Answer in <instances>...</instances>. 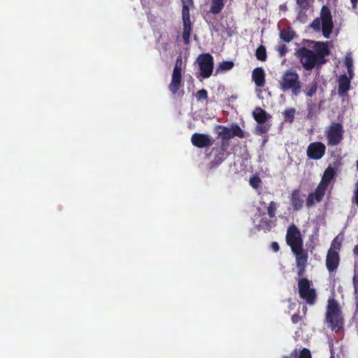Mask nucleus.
Segmentation results:
<instances>
[{"mask_svg": "<svg viewBox=\"0 0 358 358\" xmlns=\"http://www.w3.org/2000/svg\"><path fill=\"white\" fill-rule=\"evenodd\" d=\"M313 50L301 47L296 51V55L306 71H311L314 68L320 69L328 59L330 55L328 42L313 41Z\"/></svg>", "mask_w": 358, "mask_h": 358, "instance_id": "f257e3e1", "label": "nucleus"}, {"mask_svg": "<svg viewBox=\"0 0 358 358\" xmlns=\"http://www.w3.org/2000/svg\"><path fill=\"white\" fill-rule=\"evenodd\" d=\"M310 27L316 32L322 31L325 38H329L334 28L333 17L330 8L324 5L320 10V17L315 18Z\"/></svg>", "mask_w": 358, "mask_h": 358, "instance_id": "f03ea898", "label": "nucleus"}, {"mask_svg": "<svg viewBox=\"0 0 358 358\" xmlns=\"http://www.w3.org/2000/svg\"><path fill=\"white\" fill-rule=\"evenodd\" d=\"M279 85L281 91L285 92L290 90L294 96L299 95L301 92V83L295 70L285 71L279 80Z\"/></svg>", "mask_w": 358, "mask_h": 358, "instance_id": "7ed1b4c3", "label": "nucleus"}, {"mask_svg": "<svg viewBox=\"0 0 358 358\" xmlns=\"http://www.w3.org/2000/svg\"><path fill=\"white\" fill-rule=\"evenodd\" d=\"M326 319L332 330L338 331L343 327V319L338 304L334 299L328 301Z\"/></svg>", "mask_w": 358, "mask_h": 358, "instance_id": "20e7f679", "label": "nucleus"}, {"mask_svg": "<svg viewBox=\"0 0 358 358\" xmlns=\"http://www.w3.org/2000/svg\"><path fill=\"white\" fill-rule=\"evenodd\" d=\"M298 289L300 298L305 300L309 305H313L316 301V291L311 288V282L306 278L299 277Z\"/></svg>", "mask_w": 358, "mask_h": 358, "instance_id": "39448f33", "label": "nucleus"}, {"mask_svg": "<svg viewBox=\"0 0 358 358\" xmlns=\"http://www.w3.org/2000/svg\"><path fill=\"white\" fill-rule=\"evenodd\" d=\"M182 57L179 55L176 60L171 76V81L169 85V90L173 95H176L178 92L180 87L182 86Z\"/></svg>", "mask_w": 358, "mask_h": 358, "instance_id": "423d86ee", "label": "nucleus"}, {"mask_svg": "<svg viewBox=\"0 0 358 358\" xmlns=\"http://www.w3.org/2000/svg\"><path fill=\"white\" fill-rule=\"evenodd\" d=\"M325 133L328 145H337L343 138V127L340 122H332Z\"/></svg>", "mask_w": 358, "mask_h": 358, "instance_id": "0eeeda50", "label": "nucleus"}, {"mask_svg": "<svg viewBox=\"0 0 358 358\" xmlns=\"http://www.w3.org/2000/svg\"><path fill=\"white\" fill-rule=\"evenodd\" d=\"M303 246V245H301L291 250L295 255L296 264L298 269L297 275L299 277L304 275L308 259V251L304 250Z\"/></svg>", "mask_w": 358, "mask_h": 358, "instance_id": "6e6552de", "label": "nucleus"}, {"mask_svg": "<svg viewBox=\"0 0 358 358\" xmlns=\"http://www.w3.org/2000/svg\"><path fill=\"white\" fill-rule=\"evenodd\" d=\"M200 75L203 78H208L213 70V57L209 53H202L197 57Z\"/></svg>", "mask_w": 358, "mask_h": 358, "instance_id": "1a4fd4ad", "label": "nucleus"}, {"mask_svg": "<svg viewBox=\"0 0 358 358\" xmlns=\"http://www.w3.org/2000/svg\"><path fill=\"white\" fill-rule=\"evenodd\" d=\"M286 243L291 250L303 245L301 231L295 224H291L288 227L286 234Z\"/></svg>", "mask_w": 358, "mask_h": 358, "instance_id": "9d476101", "label": "nucleus"}, {"mask_svg": "<svg viewBox=\"0 0 358 358\" xmlns=\"http://www.w3.org/2000/svg\"><path fill=\"white\" fill-rule=\"evenodd\" d=\"M182 26H183V32L182 34V37L185 45H188L189 43V38L191 32L192 30V23L190 20V14H189V6L185 3L184 1H182Z\"/></svg>", "mask_w": 358, "mask_h": 358, "instance_id": "9b49d317", "label": "nucleus"}, {"mask_svg": "<svg viewBox=\"0 0 358 358\" xmlns=\"http://www.w3.org/2000/svg\"><path fill=\"white\" fill-rule=\"evenodd\" d=\"M326 152L325 145L320 142L310 143L306 150V155L308 159L319 160L323 157Z\"/></svg>", "mask_w": 358, "mask_h": 358, "instance_id": "f8f14e48", "label": "nucleus"}, {"mask_svg": "<svg viewBox=\"0 0 358 358\" xmlns=\"http://www.w3.org/2000/svg\"><path fill=\"white\" fill-rule=\"evenodd\" d=\"M229 146H224L220 143L219 147H213L211 152L214 154V159L210 162L212 167H215L221 164L230 155L228 151Z\"/></svg>", "mask_w": 358, "mask_h": 358, "instance_id": "ddd939ff", "label": "nucleus"}, {"mask_svg": "<svg viewBox=\"0 0 358 358\" xmlns=\"http://www.w3.org/2000/svg\"><path fill=\"white\" fill-rule=\"evenodd\" d=\"M192 145L198 148H208L213 145L214 139L205 134L194 133L191 137Z\"/></svg>", "mask_w": 358, "mask_h": 358, "instance_id": "4468645a", "label": "nucleus"}, {"mask_svg": "<svg viewBox=\"0 0 358 358\" xmlns=\"http://www.w3.org/2000/svg\"><path fill=\"white\" fill-rule=\"evenodd\" d=\"M327 189H324L319 185L313 192H310L306 201L307 208L313 206L315 203H320L322 201Z\"/></svg>", "mask_w": 358, "mask_h": 358, "instance_id": "2eb2a0df", "label": "nucleus"}, {"mask_svg": "<svg viewBox=\"0 0 358 358\" xmlns=\"http://www.w3.org/2000/svg\"><path fill=\"white\" fill-rule=\"evenodd\" d=\"M340 262L339 253L334 251L333 248H329L326 257V266L329 273H332L337 269Z\"/></svg>", "mask_w": 358, "mask_h": 358, "instance_id": "dca6fc26", "label": "nucleus"}, {"mask_svg": "<svg viewBox=\"0 0 358 358\" xmlns=\"http://www.w3.org/2000/svg\"><path fill=\"white\" fill-rule=\"evenodd\" d=\"M289 202L292 208L295 211L300 210L303 206V195L300 189H294L289 196Z\"/></svg>", "mask_w": 358, "mask_h": 358, "instance_id": "f3484780", "label": "nucleus"}, {"mask_svg": "<svg viewBox=\"0 0 358 358\" xmlns=\"http://www.w3.org/2000/svg\"><path fill=\"white\" fill-rule=\"evenodd\" d=\"M352 77H348L345 74L341 75L338 80V94L340 96L347 94L350 89V79Z\"/></svg>", "mask_w": 358, "mask_h": 358, "instance_id": "a211bd4d", "label": "nucleus"}, {"mask_svg": "<svg viewBox=\"0 0 358 358\" xmlns=\"http://www.w3.org/2000/svg\"><path fill=\"white\" fill-rule=\"evenodd\" d=\"M217 128L221 129L217 131L218 136L221 138L220 143H222L224 146H229V140L234 138L231 127L228 128L225 126L219 125Z\"/></svg>", "mask_w": 358, "mask_h": 358, "instance_id": "6ab92c4d", "label": "nucleus"}, {"mask_svg": "<svg viewBox=\"0 0 358 358\" xmlns=\"http://www.w3.org/2000/svg\"><path fill=\"white\" fill-rule=\"evenodd\" d=\"M336 171L331 166H329L324 171L322 179L318 185L324 189H327L329 185L334 179Z\"/></svg>", "mask_w": 358, "mask_h": 358, "instance_id": "aec40b11", "label": "nucleus"}, {"mask_svg": "<svg viewBox=\"0 0 358 358\" xmlns=\"http://www.w3.org/2000/svg\"><path fill=\"white\" fill-rule=\"evenodd\" d=\"M252 79L257 87H263L265 85V73L262 67L254 69L252 73Z\"/></svg>", "mask_w": 358, "mask_h": 358, "instance_id": "412c9836", "label": "nucleus"}, {"mask_svg": "<svg viewBox=\"0 0 358 358\" xmlns=\"http://www.w3.org/2000/svg\"><path fill=\"white\" fill-rule=\"evenodd\" d=\"M273 218H267L263 217L258 224L256 225L257 230H263L264 231H270L273 227L275 226L276 219L272 220Z\"/></svg>", "mask_w": 358, "mask_h": 358, "instance_id": "4be33fe9", "label": "nucleus"}, {"mask_svg": "<svg viewBox=\"0 0 358 358\" xmlns=\"http://www.w3.org/2000/svg\"><path fill=\"white\" fill-rule=\"evenodd\" d=\"M252 115L258 124L266 123L271 116L260 107H257L252 112Z\"/></svg>", "mask_w": 358, "mask_h": 358, "instance_id": "5701e85b", "label": "nucleus"}, {"mask_svg": "<svg viewBox=\"0 0 358 358\" xmlns=\"http://www.w3.org/2000/svg\"><path fill=\"white\" fill-rule=\"evenodd\" d=\"M224 6V0H212L210 12L214 15L219 14Z\"/></svg>", "mask_w": 358, "mask_h": 358, "instance_id": "b1692460", "label": "nucleus"}, {"mask_svg": "<svg viewBox=\"0 0 358 358\" xmlns=\"http://www.w3.org/2000/svg\"><path fill=\"white\" fill-rule=\"evenodd\" d=\"M307 120H311L316 117L317 106L312 100L307 101Z\"/></svg>", "mask_w": 358, "mask_h": 358, "instance_id": "393cba45", "label": "nucleus"}, {"mask_svg": "<svg viewBox=\"0 0 358 358\" xmlns=\"http://www.w3.org/2000/svg\"><path fill=\"white\" fill-rule=\"evenodd\" d=\"M295 33L293 30L289 29H284L280 32V38L287 43L290 42L294 37Z\"/></svg>", "mask_w": 358, "mask_h": 358, "instance_id": "a878e982", "label": "nucleus"}, {"mask_svg": "<svg viewBox=\"0 0 358 358\" xmlns=\"http://www.w3.org/2000/svg\"><path fill=\"white\" fill-rule=\"evenodd\" d=\"M296 110L294 108L286 109L283 113L284 120L286 122L292 123L294 120Z\"/></svg>", "mask_w": 358, "mask_h": 358, "instance_id": "bb28decb", "label": "nucleus"}, {"mask_svg": "<svg viewBox=\"0 0 358 358\" xmlns=\"http://www.w3.org/2000/svg\"><path fill=\"white\" fill-rule=\"evenodd\" d=\"M271 128V124L268 123L258 124L255 127V134L256 135L262 136L267 133Z\"/></svg>", "mask_w": 358, "mask_h": 358, "instance_id": "cd10ccee", "label": "nucleus"}, {"mask_svg": "<svg viewBox=\"0 0 358 358\" xmlns=\"http://www.w3.org/2000/svg\"><path fill=\"white\" fill-rule=\"evenodd\" d=\"M255 56L259 61H266L267 58L266 48L264 45L259 46L256 50Z\"/></svg>", "mask_w": 358, "mask_h": 358, "instance_id": "c85d7f7f", "label": "nucleus"}, {"mask_svg": "<svg viewBox=\"0 0 358 358\" xmlns=\"http://www.w3.org/2000/svg\"><path fill=\"white\" fill-rule=\"evenodd\" d=\"M231 131L234 135V137L237 136L238 138H243L245 137V134L243 131V129L240 127L238 124H232L231 126Z\"/></svg>", "mask_w": 358, "mask_h": 358, "instance_id": "c756f323", "label": "nucleus"}, {"mask_svg": "<svg viewBox=\"0 0 358 358\" xmlns=\"http://www.w3.org/2000/svg\"><path fill=\"white\" fill-rule=\"evenodd\" d=\"M276 210L277 203L274 201H271L268 204V206L267 207V214L270 218L275 219Z\"/></svg>", "mask_w": 358, "mask_h": 358, "instance_id": "7c9ffc66", "label": "nucleus"}, {"mask_svg": "<svg viewBox=\"0 0 358 358\" xmlns=\"http://www.w3.org/2000/svg\"><path fill=\"white\" fill-rule=\"evenodd\" d=\"M344 64L347 68L348 73L350 77H352V67H353V60L352 58L348 55L345 57L344 60Z\"/></svg>", "mask_w": 358, "mask_h": 358, "instance_id": "2f4dec72", "label": "nucleus"}, {"mask_svg": "<svg viewBox=\"0 0 358 358\" xmlns=\"http://www.w3.org/2000/svg\"><path fill=\"white\" fill-rule=\"evenodd\" d=\"M234 66V64L232 61H224L219 64L217 71H229Z\"/></svg>", "mask_w": 358, "mask_h": 358, "instance_id": "473e14b6", "label": "nucleus"}, {"mask_svg": "<svg viewBox=\"0 0 358 358\" xmlns=\"http://www.w3.org/2000/svg\"><path fill=\"white\" fill-rule=\"evenodd\" d=\"M317 83L316 81H313L310 86L306 90V95L308 97H312L315 95L317 90Z\"/></svg>", "mask_w": 358, "mask_h": 358, "instance_id": "72a5a7b5", "label": "nucleus"}, {"mask_svg": "<svg viewBox=\"0 0 358 358\" xmlns=\"http://www.w3.org/2000/svg\"><path fill=\"white\" fill-rule=\"evenodd\" d=\"M249 182L254 189H258L262 184V180L257 175H254L250 178Z\"/></svg>", "mask_w": 358, "mask_h": 358, "instance_id": "f704fd0d", "label": "nucleus"}, {"mask_svg": "<svg viewBox=\"0 0 358 358\" xmlns=\"http://www.w3.org/2000/svg\"><path fill=\"white\" fill-rule=\"evenodd\" d=\"M296 3L300 8V13L307 10L310 6L309 0H296Z\"/></svg>", "mask_w": 358, "mask_h": 358, "instance_id": "c9c22d12", "label": "nucleus"}, {"mask_svg": "<svg viewBox=\"0 0 358 358\" xmlns=\"http://www.w3.org/2000/svg\"><path fill=\"white\" fill-rule=\"evenodd\" d=\"M197 101L206 100L208 99V92L205 89L199 90L196 94Z\"/></svg>", "mask_w": 358, "mask_h": 358, "instance_id": "e433bc0d", "label": "nucleus"}, {"mask_svg": "<svg viewBox=\"0 0 358 358\" xmlns=\"http://www.w3.org/2000/svg\"><path fill=\"white\" fill-rule=\"evenodd\" d=\"M299 358H312L310 351L308 348H303L299 353Z\"/></svg>", "mask_w": 358, "mask_h": 358, "instance_id": "4c0bfd02", "label": "nucleus"}, {"mask_svg": "<svg viewBox=\"0 0 358 358\" xmlns=\"http://www.w3.org/2000/svg\"><path fill=\"white\" fill-rule=\"evenodd\" d=\"M341 248V243L337 241V238H334L331 244L330 248H333L334 251H339Z\"/></svg>", "mask_w": 358, "mask_h": 358, "instance_id": "58836bf2", "label": "nucleus"}, {"mask_svg": "<svg viewBox=\"0 0 358 358\" xmlns=\"http://www.w3.org/2000/svg\"><path fill=\"white\" fill-rule=\"evenodd\" d=\"M278 51L280 57L285 56L287 52V46L285 44L280 45L278 48Z\"/></svg>", "mask_w": 358, "mask_h": 358, "instance_id": "ea45409f", "label": "nucleus"}, {"mask_svg": "<svg viewBox=\"0 0 358 358\" xmlns=\"http://www.w3.org/2000/svg\"><path fill=\"white\" fill-rule=\"evenodd\" d=\"M301 320L302 317L299 315V313L294 314L291 317V320L293 324H296L299 322L301 321Z\"/></svg>", "mask_w": 358, "mask_h": 358, "instance_id": "a19ab883", "label": "nucleus"}, {"mask_svg": "<svg viewBox=\"0 0 358 358\" xmlns=\"http://www.w3.org/2000/svg\"><path fill=\"white\" fill-rule=\"evenodd\" d=\"M282 358H299V355L297 350L295 349L289 355L283 356Z\"/></svg>", "mask_w": 358, "mask_h": 358, "instance_id": "79ce46f5", "label": "nucleus"}, {"mask_svg": "<svg viewBox=\"0 0 358 358\" xmlns=\"http://www.w3.org/2000/svg\"><path fill=\"white\" fill-rule=\"evenodd\" d=\"M352 201L358 206V183L356 185Z\"/></svg>", "mask_w": 358, "mask_h": 358, "instance_id": "37998d69", "label": "nucleus"}, {"mask_svg": "<svg viewBox=\"0 0 358 358\" xmlns=\"http://www.w3.org/2000/svg\"><path fill=\"white\" fill-rule=\"evenodd\" d=\"M271 250H272L273 251H274V252H278V251H279V250H280V246H279V245H278V243L277 242L273 241V242H272V243H271Z\"/></svg>", "mask_w": 358, "mask_h": 358, "instance_id": "c03bdc74", "label": "nucleus"}, {"mask_svg": "<svg viewBox=\"0 0 358 358\" xmlns=\"http://www.w3.org/2000/svg\"><path fill=\"white\" fill-rule=\"evenodd\" d=\"M350 3L352 4V8L353 10H356L357 8L358 0H350Z\"/></svg>", "mask_w": 358, "mask_h": 358, "instance_id": "a18cd8bd", "label": "nucleus"}, {"mask_svg": "<svg viewBox=\"0 0 358 358\" xmlns=\"http://www.w3.org/2000/svg\"><path fill=\"white\" fill-rule=\"evenodd\" d=\"M353 253L355 255L358 256V245L355 246V248L353 249Z\"/></svg>", "mask_w": 358, "mask_h": 358, "instance_id": "49530a36", "label": "nucleus"}, {"mask_svg": "<svg viewBox=\"0 0 358 358\" xmlns=\"http://www.w3.org/2000/svg\"><path fill=\"white\" fill-rule=\"evenodd\" d=\"M354 286H355V292H357V283L355 282V279L354 278Z\"/></svg>", "mask_w": 358, "mask_h": 358, "instance_id": "de8ad7c7", "label": "nucleus"}, {"mask_svg": "<svg viewBox=\"0 0 358 358\" xmlns=\"http://www.w3.org/2000/svg\"><path fill=\"white\" fill-rule=\"evenodd\" d=\"M257 210L259 213L260 215H265V213L264 211H261L260 208H257Z\"/></svg>", "mask_w": 358, "mask_h": 358, "instance_id": "09e8293b", "label": "nucleus"}, {"mask_svg": "<svg viewBox=\"0 0 358 358\" xmlns=\"http://www.w3.org/2000/svg\"><path fill=\"white\" fill-rule=\"evenodd\" d=\"M188 3L189 4H193V0H188Z\"/></svg>", "mask_w": 358, "mask_h": 358, "instance_id": "8fccbe9b", "label": "nucleus"}, {"mask_svg": "<svg viewBox=\"0 0 358 358\" xmlns=\"http://www.w3.org/2000/svg\"><path fill=\"white\" fill-rule=\"evenodd\" d=\"M331 358H333V357H331Z\"/></svg>", "mask_w": 358, "mask_h": 358, "instance_id": "3c124183", "label": "nucleus"}]
</instances>
